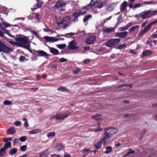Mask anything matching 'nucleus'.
Segmentation results:
<instances>
[{"label": "nucleus", "mask_w": 157, "mask_h": 157, "mask_svg": "<svg viewBox=\"0 0 157 157\" xmlns=\"http://www.w3.org/2000/svg\"><path fill=\"white\" fill-rule=\"evenodd\" d=\"M15 40L17 41V45L20 47H24L28 49L29 47L28 41L25 38L18 37L15 39Z\"/></svg>", "instance_id": "f257e3e1"}, {"label": "nucleus", "mask_w": 157, "mask_h": 157, "mask_svg": "<svg viewBox=\"0 0 157 157\" xmlns=\"http://www.w3.org/2000/svg\"><path fill=\"white\" fill-rule=\"evenodd\" d=\"M157 12L156 10L151 11L149 10L141 13V17L143 19L148 18L155 15Z\"/></svg>", "instance_id": "f03ea898"}, {"label": "nucleus", "mask_w": 157, "mask_h": 157, "mask_svg": "<svg viewBox=\"0 0 157 157\" xmlns=\"http://www.w3.org/2000/svg\"><path fill=\"white\" fill-rule=\"evenodd\" d=\"M66 4V2L64 1L63 0H59L55 6V9L59 11H63V8L65 7Z\"/></svg>", "instance_id": "7ed1b4c3"}, {"label": "nucleus", "mask_w": 157, "mask_h": 157, "mask_svg": "<svg viewBox=\"0 0 157 157\" xmlns=\"http://www.w3.org/2000/svg\"><path fill=\"white\" fill-rule=\"evenodd\" d=\"M120 40H121L119 38L110 39L106 43V45L109 47H113L117 45Z\"/></svg>", "instance_id": "20e7f679"}, {"label": "nucleus", "mask_w": 157, "mask_h": 157, "mask_svg": "<svg viewBox=\"0 0 157 157\" xmlns=\"http://www.w3.org/2000/svg\"><path fill=\"white\" fill-rule=\"evenodd\" d=\"M96 40V36L95 35L94 33L90 34L87 36L86 42L88 44H91L95 41Z\"/></svg>", "instance_id": "39448f33"}, {"label": "nucleus", "mask_w": 157, "mask_h": 157, "mask_svg": "<svg viewBox=\"0 0 157 157\" xmlns=\"http://www.w3.org/2000/svg\"><path fill=\"white\" fill-rule=\"evenodd\" d=\"M69 114H70L67 113V112L66 113V114H65L63 113H57L56 115V119L57 120H63L65 118H67Z\"/></svg>", "instance_id": "423d86ee"}, {"label": "nucleus", "mask_w": 157, "mask_h": 157, "mask_svg": "<svg viewBox=\"0 0 157 157\" xmlns=\"http://www.w3.org/2000/svg\"><path fill=\"white\" fill-rule=\"evenodd\" d=\"M77 45V43L75 41L73 40L69 43L68 46V48L69 49L76 50L79 48V47L76 46Z\"/></svg>", "instance_id": "0eeeda50"}, {"label": "nucleus", "mask_w": 157, "mask_h": 157, "mask_svg": "<svg viewBox=\"0 0 157 157\" xmlns=\"http://www.w3.org/2000/svg\"><path fill=\"white\" fill-rule=\"evenodd\" d=\"M128 33L126 31L120 33H117L115 34V36L117 37L122 39H124L128 35Z\"/></svg>", "instance_id": "6e6552de"}, {"label": "nucleus", "mask_w": 157, "mask_h": 157, "mask_svg": "<svg viewBox=\"0 0 157 157\" xmlns=\"http://www.w3.org/2000/svg\"><path fill=\"white\" fill-rule=\"evenodd\" d=\"M44 38L47 42H54L59 40V39L58 38H56L54 37H50L47 36H44Z\"/></svg>", "instance_id": "1a4fd4ad"}, {"label": "nucleus", "mask_w": 157, "mask_h": 157, "mask_svg": "<svg viewBox=\"0 0 157 157\" xmlns=\"http://www.w3.org/2000/svg\"><path fill=\"white\" fill-rule=\"evenodd\" d=\"M105 131V136L102 139L104 141V144L107 143V140L113 136V133L110 132H107Z\"/></svg>", "instance_id": "9d476101"}, {"label": "nucleus", "mask_w": 157, "mask_h": 157, "mask_svg": "<svg viewBox=\"0 0 157 157\" xmlns=\"http://www.w3.org/2000/svg\"><path fill=\"white\" fill-rule=\"evenodd\" d=\"M140 27V25H137L132 26L129 30V33H137L139 30Z\"/></svg>", "instance_id": "9b49d317"}, {"label": "nucleus", "mask_w": 157, "mask_h": 157, "mask_svg": "<svg viewBox=\"0 0 157 157\" xmlns=\"http://www.w3.org/2000/svg\"><path fill=\"white\" fill-rule=\"evenodd\" d=\"M134 23L132 22H130L126 24L125 26L121 27L118 28V30L120 31H123L127 30L128 28L132 25H133Z\"/></svg>", "instance_id": "f8f14e48"}, {"label": "nucleus", "mask_w": 157, "mask_h": 157, "mask_svg": "<svg viewBox=\"0 0 157 157\" xmlns=\"http://www.w3.org/2000/svg\"><path fill=\"white\" fill-rule=\"evenodd\" d=\"M0 36L1 37H4V38L6 39V41L8 43L11 44L12 45H17V42L13 41L11 40H9L8 39L6 38V37L4 36V34H3L2 32V31L0 29Z\"/></svg>", "instance_id": "ddd939ff"}, {"label": "nucleus", "mask_w": 157, "mask_h": 157, "mask_svg": "<svg viewBox=\"0 0 157 157\" xmlns=\"http://www.w3.org/2000/svg\"><path fill=\"white\" fill-rule=\"evenodd\" d=\"M157 23V20L154 21H152L149 24L147 25L143 29L146 33L149 30L151 26Z\"/></svg>", "instance_id": "4468645a"}, {"label": "nucleus", "mask_w": 157, "mask_h": 157, "mask_svg": "<svg viewBox=\"0 0 157 157\" xmlns=\"http://www.w3.org/2000/svg\"><path fill=\"white\" fill-rule=\"evenodd\" d=\"M86 12L84 11H81L75 13L73 14V16L77 19L78 16L86 13Z\"/></svg>", "instance_id": "2eb2a0df"}, {"label": "nucleus", "mask_w": 157, "mask_h": 157, "mask_svg": "<svg viewBox=\"0 0 157 157\" xmlns=\"http://www.w3.org/2000/svg\"><path fill=\"white\" fill-rule=\"evenodd\" d=\"M36 1L37 2V5L34 6L33 8H32V10L40 8L43 4V2L42 1H39V0H36Z\"/></svg>", "instance_id": "dca6fc26"}, {"label": "nucleus", "mask_w": 157, "mask_h": 157, "mask_svg": "<svg viewBox=\"0 0 157 157\" xmlns=\"http://www.w3.org/2000/svg\"><path fill=\"white\" fill-rule=\"evenodd\" d=\"M48 47L50 50V52L54 55H57L59 54L58 50L55 48L52 47H50L48 46Z\"/></svg>", "instance_id": "f3484780"}, {"label": "nucleus", "mask_w": 157, "mask_h": 157, "mask_svg": "<svg viewBox=\"0 0 157 157\" xmlns=\"http://www.w3.org/2000/svg\"><path fill=\"white\" fill-rule=\"evenodd\" d=\"M128 6V3L125 1H124L120 6V9L121 11H124L126 9Z\"/></svg>", "instance_id": "a211bd4d"}, {"label": "nucleus", "mask_w": 157, "mask_h": 157, "mask_svg": "<svg viewBox=\"0 0 157 157\" xmlns=\"http://www.w3.org/2000/svg\"><path fill=\"white\" fill-rule=\"evenodd\" d=\"M102 143L104 145L105 144H104V140L102 139L97 144L94 145V147L96 149H98L101 147Z\"/></svg>", "instance_id": "6ab92c4d"}, {"label": "nucleus", "mask_w": 157, "mask_h": 157, "mask_svg": "<svg viewBox=\"0 0 157 157\" xmlns=\"http://www.w3.org/2000/svg\"><path fill=\"white\" fill-rule=\"evenodd\" d=\"M115 27L108 28L103 30V32L104 33H108L115 30Z\"/></svg>", "instance_id": "aec40b11"}, {"label": "nucleus", "mask_w": 157, "mask_h": 157, "mask_svg": "<svg viewBox=\"0 0 157 157\" xmlns=\"http://www.w3.org/2000/svg\"><path fill=\"white\" fill-rule=\"evenodd\" d=\"M110 129H111V130L109 132H112V133L113 132V133H116L118 131L117 129L115 128H113L112 127L105 128L104 129V130L105 131H107L109 130Z\"/></svg>", "instance_id": "412c9836"}, {"label": "nucleus", "mask_w": 157, "mask_h": 157, "mask_svg": "<svg viewBox=\"0 0 157 157\" xmlns=\"http://www.w3.org/2000/svg\"><path fill=\"white\" fill-rule=\"evenodd\" d=\"M152 52L149 50H146L144 51L143 52V56H146L151 55L152 53Z\"/></svg>", "instance_id": "4be33fe9"}, {"label": "nucleus", "mask_w": 157, "mask_h": 157, "mask_svg": "<svg viewBox=\"0 0 157 157\" xmlns=\"http://www.w3.org/2000/svg\"><path fill=\"white\" fill-rule=\"evenodd\" d=\"M7 133L9 134H12L15 133V128L14 127H12L9 128L7 131Z\"/></svg>", "instance_id": "5701e85b"}, {"label": "nucleus", "mask_w": 157, "mask_h": 157, "mask_svg": "<svg viewBox=\"0 0 157 157\" xmlns=\"http://www.w3.org/2000/svg\"><path fill=\"white\" fill-rule=\"evenodd\" d=\"M68 18L67 17H65L63 18L62 20V21L59 22H58V21H57V23L59 25H63L65 24L66 23V21H67V20Z\"/></svg>", "instance_id": "b1692460"}, {"label": "nucleus", "mask_w": 157, "mask_h": 157, "mask_svg": "<svg viewBox=\"0 0 157 157\" xmlns=\"http://www.w3.org/2000/svg\"><path fill=\"white\" fill-rule=\"evenodd\" d=\"M41 132V130L39 129H34L29 132V134H34Z\"/></svg>", "instance_id": "393cba45"}, {"label": "nucleus", "mask_w": 157, "mask_h": 157, "mask_svg": "<svg viewBox=\"0 0 157 157\" xmlns=\"http://www.w3.org/2000/svg\"><path fill=\"white\" fill-rule=\"evenodd\" d=\"M94 4V2L91 1L90 4L86 6H84L83 9L85 10H87L89 9L90 8H91Z\"/></svg>", "instance_id": "a878e982"}, {"label": "nucleus", "mask_w": 157, "mask_h": 157, "mask_svg": "<svg viewBox=\"0 0 157 157\" xmlns=\"http://www.w3.org/2000/svg\"><path fill=\"white\" fill-rule=\"evenodd\" d=\"M37 52H38V55L40 56H48L46 52L43 51H40L39 52L37 51Z\"/></svg>", "instance_id": "bb28decb"}, {"label": "nucleus", "mask_w": 157, "mask_h": 157, "mask_svg": "<svg viewBox=\"0 0 157 157\" xmlns=\"http://www.w3.org/2000/svg\"><path fill=\"white\" fill-rule=\"evenodd\" d=\"M17 151V149L14 148L11 149L9 152V153L10 155H13L15 154Z\"/></svg>", "instance_id": "cd10ccee"}, {"label": "nucleus", "mask_w": 157, "mask_h": 157, "mask_svg": "<svg viewBox=\"0 0 157 157\" xmlns=\"http://www.w3.org/2000/svg\"><path fill=\"white\" fill-rule=\"evenodd\" d=\"M49 154V151H48V148L45 150L44 151L40 153L39 156L40 157H43L45 155H48Z\"/></svg>", "instance_id": "c85d7f7f"}, {"label": "nucleus", "mask_w": 157, "mask_h": 157, "mask_svg": "<svg viewBox=\"0 0 157 157\" xmlns=\"http://www.w3.org/2000/svg\"><path fill=\"white\" fill-rule=\"evenodd\" d=\"M92 16L91 14H88L85 16L84 18L83 19V21L84 23L86 22L90 18L92 17Z\"/></svg>", "instance_id": "c756f323"}, {"label": "nucleus", "mask_w": 157, "mask_h": 157, "mask_svg": "<svg viewBox=\"0 0 157 157\" xmlns=\"http://www.w3.org/2000/svg\"><path fill=\"white\" fill-rule=\"evenodd\" d=\"M106 151L105 152V154H108L112 150V148L111 146H109L106 147L105 148Z\"/></svg>", "instance_id": "7c9ffc66"}, {"label": "nucleus", "mask_w": 157, "mask_h": 157, "mask_svg": "<svg viewBox=\"0 0 157 157\" xmlns=\"http://www.w3.org/2000/svg\"><path fill=\"white\" fill-rule=\"evenodd\" d=\"M57 90L59 91L65 92L68 91L67 89H66L65 87L63 86H61L57 89Z\"/></svg>", "instance_id": "2f4dec72"}, {"label": "nucleus", "mask_w": 157, "mask_h": 157, "mask_svg": "<svg viewBox=\"0 0 157 157\" xmlns=\"http://www.w3.org/2000/svg\"><path fill=\"white\" fill-rule=\"evenodd\" d=\"M0 19L2 21V24L5 27L7 28L10 26V25L8 23L2 20V18H0Z\"/></svg>", "instance_id": "473e14b6"}, {"label": "nucleus", "mask_w": 157, "mask_h": 157, "mask_svg": "<svg viewBox=\"0 0 157 157\" xmlns=\"http://www.w3.org/2000/svg\"><path fill=\"white\" fill-rule=\"evenodd\" d=\"M77 33H66L64 35V36L66 37H69V36H71L74 35L75 34H76Z\"/></svg>", "instance_id": "72a5a7b5"}, {"label": "nucleus", "mask_w": 157, "mask_h": 157, "mask_svg": "<svg viewBox=\"0 0 157 157\" xmlns=\"http://www.w3.org/2000/svg\"><path fill=\"white\" fill-rule=\"evenodd\" d=\"M11 145V143L10 142H6L4 144V148L6 150Z\"/></svg>", "instance_id": "f704fd0d"}, {"label": "nucleus", "mask_w": 157, "mask_h": 157, "mask_svg": "<svg viewBox=\"0 0 157 157\" xmlns=\"http://www.w3.org/2000/svg\"><path fill=\"white\" fill-rule=\"evenodd\" d=\"M23 120L24 121L25 123L24 124V125L26 128H27L29 127V124L27 120V119L25 118H24L23 119Z\"/></svg>", "instance_id": "c9c22d12"}, {"label": "nucleus", "mask_w": 157, "mask_h": 157, "mask_svg": "<svg viewBox=\"0 0 157 157\" xmlns=\"http://www.w3.org/2000/svg\"><path fill=\"white\" fill-rule=\"evenodd\" d=\"M57 46L60 49H63L66 47V45L65 44H57Z\"/></svg>", "instance_id": "e433bc0d"}, {"label": "nucleus", "mask_w": 157, "mask_h": 157, "mask_svg": "<svg viewBox=\"0 0 157 157\" xmlns=\"http://www.w3.org/2000/svg\"><path fill=\"white\" fill-rule=\"evenodd\" d=\"M55 135V133L54 132H50L47 134V136L48 137L54 136Z\"/></svg>", "instance_id": "4c0bfd02"}, {"label": "nucleus", "mask_w": 157, "mask_h": 157, "mask_svg": "<svg viewBox=\"0 0 157 157\" xmlns=\"http://www.w3.org/2000/svg\"><path fill=\"white\" fill-rule=\"evenodd\" d=\"M28 59H26L23 56H21L19 58V61L21 62H24L25 60H28Z\"/></svg>", "instance_id": "58836bf2"}, {"label": "nucleus", "mask_w": 157, "mask_h": 157, "mask_svg": "<svg viewBox=\"0 0 157 157\" xmlns=\"http://www.w3.org/2000/svg\"><path fill=\"white\" fill-rule=\"evenodd\" d=\"M152 42L150 38H148L147 40L146 44H149L150 46H152V45L151 44Z\"/></svg>", "instance_id": "ea45409f"}, {"label": "nucleus", "mask_w": 157, "mask_h": 157, "mask_svg": "<svg viewBox=\"0 0 157 157\" xmlns=\"http://www.w3.org/2000/svg\"><path fill=\"white\" fill-rule=\"evenodd\" d=\"M11 104V102L8 100L5 101L3 102V104L6 105H10Z\"/></svg>", "instance_id": "a19ab883"}, {"label": "nucleus", "mask_w": 157, "mask_h": 157, "mask_svg": "<svg viewBox=\"0 0 157 157\" xmlns=\"http://www.w3.org/2000/svg\"><path fill=\"white\" fill-rule=\"evenodd\" d=\"M146 32L144 30H143L138 35V37H140L142 36Z\"/></svg>", "instance_id": "79ce46f5"}, {"label": "nucleus", "mask_w": 157, "mask_h": 157, "mask_svg": "<svg viewBox=\"0 0 157 157\" xmlns=\"http://www.w3.org/2000/svg\"><path fill=\"white\" fill-rule=\"evenodd\" d=\"M27 148V146L26 145H24L20 147V149L23 151H25Z\"/></svg>", "instance_id": "37998d69"}, {"label": "nucleus", "mask_w": 157, "mask_h": 157, "mask_svg": "<svg viewBox=\"0 0 157 157\" xmlns=\"http://www.w3.org/2000/svg\"><path fill=\"white\" fill-rule=\"evenodd\" d=\"M81 69L79 68H77L74 71V73L75 74H79V72L80 71Z\"/></svg>", "instance_id": "c03bdc74"}, {"label": "nucleus", "mask_w": 157, "mask_h": 157, "mask_svg": "<svg viewBox=\"0 0 157 157\" xmlns=\"http://www.w3.org/2000/svg\"><path fill=\"white\" fill-rule=\"evenodd\" d=\"M14 124L16 126H19L21 124V122L19 121H17L14 122Z\"/></svg>", "instance_id": "a18cd8bd"}, {"label": "nucleus", "mask_w": 157, "mask_h": 157, "mask_svg": "<svg viewBox=\"0 0 157 157\" xmlns=\"http://www.w3.org/2000/svg\"><path fill=\"white\" fill-rule=\"evenodd\" d=\"M126 46V44H122L119 45L118 47V49H121L123 48H124Z\"/></svg>", "instance_id": "49530a36"}, {"label": "nucleus", "mask_w": 157, "mask_h": 157, "mask_svg": "<svg viewBox=\"0 0 157 157\" xmlns=\"http://www.w3.org/2000/svg\"><path fill=\"white\" fill-rule=\"evenodd\" d=\"M26 139V137L25 136H22L20 138V140L22 142H25Z\"/></svg>", "instance_id": "de8ad7c7"}, {"label": "nucleus", "mask_w": 157, "mask_h": 157, "mask_svg": "<svg viewBox=\"0 0 157 157\" xmlns=\"http://www.w3.org/2000/svg\"><path fill=\"white\" fill-rule=\"evenodd\" d=\"M141 5L140 4L136 3L134 6V9L140 7L141 6Z\"/></svg>", "instance_id": "09e8293b"}, {"label": "nucleus", "mask_w": 157, "mask_h": 157, "mask_svg": "<svg viewBox=\"0 0 157 157\" xmlns=\"http://www.w3.org/2000/svg\"><path fill=\"white\" fill-rule=\"evenodd\" d=\"M18 139L17 138H15L13 140V145L15 146L18 143Z\"/></svg>", "instance_id": "8fccbe9b"}, {"label": "nucleus", "mask_w": 157, "mask_h": 157, "mask_svg": "<svg viewBox=\"0 0 157 157\" xmlns=\"http://www.w3.org/2000/svg\"><path fill=\"white\" fill-rule=\"evenodd\" d=\"M12 140V138L11 137L9 138H5L4 139L3 141L4 142H6L8 141H11Z\"/></svg>", "instance_id": "3c124183"}, {"label": "nucleus", "mask_w": 157, "mask_h": 157, "mask_svg": "<svg viewBox=\"0 0 157 157\" xmlns=\"http://www.w3.org/2000/svg\"><path fill=\"white\" fill-rule=\"evenodd\" d=\"M0 28L1 29V30L4 33H5L7 31L6 29L3 27L0 23Z\"/></svg>", "instance_id": "603ef678"}, {"label": "nucleus", "mask_w": 157, "mask_h": 157, "mask_svg": "<svg viewBox=\"0 0 157 157\" xmlns=\"http://www.w3.org/2000/svg\"><path fill=\"white\" fill-rule=\"evenodd\" d=\"M67 60V59H65L64 58H62L59 60V61L61 62H64Z\"/></svg>", "instance_id": "864d4df0"}, {"label": "nucleus", "mask_w": 157, "mask_h": 157, "mask_svg": "<svg viewBox=\"0 0 157 157\" xmlns=\"http://www.w3.org/2000/svg\"><path fill=\"white\" fill-rule=\"evenodd\" d=\"M5 33L8 34L9 36L10 37L13 38L14 37V36L12 35H11L9 32L8 31H7Z\"/></svg>", "instance_id": "5fc2aeb1"}, {"label": "nucleus", "mask_w": 157, "mask_h": 157, "mask_svg": "<svg viewBox=\"0 0 157 157\" xmlns=\"http://www.w3.org/2000/svg\"><path fill=\"white\" fill-rule=\"evenodd\" d=\"M31 33H33L35 36H36L37 38L39 37V35L37 34V33L36 32L32 31Z\"/></svg>", "instance_id": "6e6d98bb"}, {"label": "nucleus", "mask_w": 157, "mask_h": 157, "mask_svg": "<svg viewBox=\"0 0 157 157\" xmlns=\"http://www.w3.org/2000/svg\"><path fill=\"white\" fill-rule=\"evenodd\" d=\"M101 117V115H98V114H97L95 115H93L92 116V118L93 119H94L95 120H96V118H97V117Z\"/></svg>", "instance_id": "4d7b16f0"}, {"label": "nucleus", "mask_w": 157, "mask_h": 157, "mask_svg": "<svg viewBox=\"0 0 157 157\" xmlns=\"http://www.w3.org/2000/svg\"><path fill=\"white\" fill-rule=\"evenodd\" d=\"M5 150L6 149L4 147L2 148L0 150V152H1L2 154L4 155L5 153Z\"/></svg>", "instance_id": "13d9d810"}, {"label": "nucleus", "mask_w": 157, "mask_h": 157, "mask_svg": "<svg viewBox=\"0 0 157 157\" xmlns=\"http://www.w3.org/2000/svg\"><path fill=\"white\" fill-rule=\"evenodd\" d=\"M35 14V16L36 19L37 20H39L40 19V17L39 16V14L38 13H36Z\"/></svg>", "instance_id": "bf43d9fd"}, {"label": "nucleus", "mask_w": 157, "mask_h": 157, "mask_svg": "<svg viewBox=\"0 0 157 157\" xmlns=\"http://www.w3.org/2000/svg\"><path fill=\"white\" fill-rule=\"evenodd\" d=\"M100 52H105V53H107V52H108V51H106L105 50V48H102L101 49H100Z\"/></svg>", "instance_id": "052dcab7"}, {"label": "nucleus", "mask_w": 157, "mask_h": 157, "mask_svg": "<svg viewBox=\"0 0 157 157\" xmlns=\"http://www.w3.org/2000/svg\"><path fill=\"white\" fill-rule=\"evenodd\" d=\"M90 60L88 59H86L83 61V62L85 64H88L90 62Z\"/></svg>", "instance_id": "680f3d73"}, {"label": "nucleus", "mask_w": 157, "mask_h": 157, "mask_svg": "<svg viewBox=\"0 0 157 157\" xmlns=\"http://www.w3.org/2000/svg\"><path fill=\"white\" fill-rule=\"evenodd\" d=\"M151 37L153 38H157V34H152L151 35Z\"/></svg>", "instance_id": "e2e57ef3"}, {"label": "nucleus", "mask_w": 157, "mask_h": 157, "mask_svg": "<svg viewBox=\"0 0 157 157\" xmlns=\"http://www.w3.org/2000/svg\"><path fill=\"white\" fill-rule=\"evenodd\" d=\"M129 53H132L133 54H136V52H135L134 50H131V49H130L129 50Z\"/></svg>", "instance_id": "0e129e2a"}, {"label": "nucleus", "mask_w": 157, "mask_h": 157, "mask_svg": "<svg viewBox=\"0 0 157 157\" xmlns=\"http://www.w3.org/2000/svg\"><path fill=\"white\" fill-rule=\"evenodd\" d=\"M101 128L99 127V128H98L97 129L94 130L93 131L94 132H98L101 131Z\"/></svg>", "instance_id": "69168bd1"}, {"label": "nucleus", "mask_w": 157, "mask_h": 157, "mask_svg": "<svg viewBox=\"0 0 157 157\" xmlns=\"http://www.w3.org/2000/svg\"><path fill=\"white\" fill-rule=\"evenodd\" d=\"M32 61H35L37 59V57L36 56H34L31 58Z\"/></svg>", "instance_id": "338daca9"}, {"label": "nucleus", "mask_w": 157, "mask_h": 157, "mask_svg": "<svg viewBox=\"0 0 157 157\" xmlns=\"http://www.w3.org/2000/svg\"><path fill=\"white\" fill-rule=\"evenodd\" d=\"M128 6L130 8H134V6L132 3H130L128 5Z\"/></svg>", "instance_id": "774afa93"}]
</instances>
